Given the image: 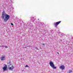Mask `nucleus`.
<instances>
[{"mask_svg":"<svg viewBox=\"0 0 73 73\" xmlns=\"http://www.w3.org/2000/svg\"><path fill=\"white\" fill-rule=\"evenodd\" d=\"M69 72H68L67 73H72V70H70L68 71Z\"/></svg>","mask_w":73,"mask_h":73,"instance_id":"nucleus-8","label":"nucleus"},{"mask_svg":"<svg viewBox=\"0 0 73 73\" xmlns=\"http://www.w3.org/2000/svg\"><path fill=\"white\" fill-rule=\"evenodd\" d=\"M25 67H29V66H28V65H26L25 66Z\"/></svg>","mask_w":73,"mask_h":73,"instance_id":"nucleus-9","label":"nucleus"},{"mask_svg":"<svg viewBox=\"0 0 73 73\" xmlns=\"http://www.w3.org/2000/svg\"><path fill=\"white\" fill-rule=\"evenodd\" d=\"M5 48H8V46H6Z\"/></svg>","mask_w":73,"mask_h":73,"instance_id":"nucleus-12","label":"nucleus"},{"mask_svg":"<svg viewBox=\"0 0 73 73\" xmlns=\"http://www.w3.org/2000/svg\"><path fill=\"white\" fill-rule=\"evenodd\" d=\"M11 25H13V24L12 23H11Z\"/></svg>","mask_w":73,"mask_h":73,"instance_id":"nucleus-10","label":"nucleus"},{"mask_svg":"<svg viewBox=\"0 0 73 73\" xmlns=\"http://www.w3.org/2000/svg\"><path fill=\"white\" fill-rule=\"evenodd\" d=\"M57 54H59V53H58V52H57Z\"/></svg>","mask_w":73,"mask_h":73,"instance_id":"nucleus-14","label":"nucleus"},{"mask_svg":"<svg viewBox=\"0 0 73 73\" xmlns=\"http://www.w3.org/2000/svg\"><path fill=\"white\" fill-rule=\"evenodd\" d=\"M35 49L38 50V48L37 47H35Z\"/></svg>","mask_w":73,"mask_h":73,"instance_id":"nucleus-11","label":"nucleus"},{"mask_svg":"<svg viewBox=\"0 0 73 73\" xmlns=\"http://www.w3.org/2000/svg\"><path fill=\"white\" fill-rule=\"evenodd\" d=\"M5 58V56H2L1 58V60L2 61H3V60H4Z\"/></svg>","mask_w":73,"mask_h":73,"instance_id":"nucleus-7","label":"nucleus"},{"mask_svg":"<svg viewBox=\"0 0 73 73\" xmlns=\"http://www.w3.org/2000/svg\"><path fill=\"white\" fill-rule=\"evenodd\" d=\"M7 65H5V66L3 68V69L4 71L7 70Z\"/></svg>","mask_w":73,"mask_h":73,"instance_id":"nucleus-5","label":"nucleus"},{"mask_svg":"<svg viewBox=\"0 0 73 73\" xmlns=\"http://www.w3.org/2000/svg\"><path fill=\"white\" fill-rule=\"evenodd\" d=\"M3 46H2L3 47Z\"/></svg>","mask_w":73,"mask_h":73,"instance_id":"nucleus-15","label":"nucleus"},{"mask_svg":"<svg viewBox=\"0 0 73 73\" xmlns=\"http://www.w3.org/2000/svg\"><path fill=\"white\" fill-rule=\"evenodd\" d=\"M60 68L61 69H62V70H64V69L65 67H64V66L62 65L60 67Z\"/></svg>","mask_w":73,"mask_h":73,"instance_id":"nucleus-4","label":"nucleus"},{"mask_svg":"<svg viewBox=\"0 0 73 73\" xmlns=\"http://www.w3.org/2000/svg\"><path fill=\"white\" fill-rule=\"evenodd\" d=\"M13 68H14V67L13 66H12L11 67H8V69H9L10 70H12Z\"/></svg>","mask_w":73,"mask_h":73,"instance_id":"nucleus-6","label":"nucleus"},{"mask_svg":"<svg viewBox=\"0 0 73 73\" xmlns=\"http://www.w3.org/2000/svg\"><path fill=\"white\" fill-rule=\"evenodd\" d=\"M61 22V21L55 23H54V25L55 26V27H57V25H58L59 24H60Z\"/></svg>","mask_w":73,"mask_h":73,"instance_id":"nucleus-3","label":"nucleus"},{"mask_svg":"<svg viewBox=\"0 0 73 73\" xmlns=\"http://www.w3.org/2000/svg\"><path fill=\"white\" fill-rule=\"evenodd\" d=\"M42 45H45V44H42Z\"/></svg>","mask_w":73,"mask_h":73,"instance_id":"nucleus-13","label":"nucleus"},{"mask_svg":"<svg viewBox=\"0 0 73 73\" xmlns=\"http://www.w3.org/2000/svg\"><path fill=\"white\" fill-rule=\"evenodd\" d=\"M49 64L53 69H56V68H57L56 67L54 66V63H53V62H52V61H50V62Z\"/></svg>","mask_w":73,"mask_h":73,"instance_id":"nucleus-2","label":"nucleus"},{"mask_svg":"<svg viewBox=\"0 0 73 73\" xmlns=\"http://www.w3.org/2000/svg\"><path fill=\"white\" fill-rule=\"evenodd\" d=\"M1 17L3 19H4V22H7L10 18V16L7 14L4 11H3L2 13Z\"/></svg>","mask_w":73,"mask_h":73,"instance_id":"nucleus-1","label":"nucleus"}]
</instances>
